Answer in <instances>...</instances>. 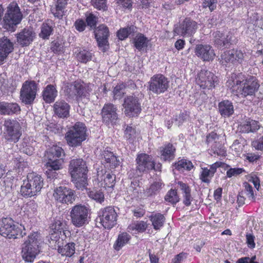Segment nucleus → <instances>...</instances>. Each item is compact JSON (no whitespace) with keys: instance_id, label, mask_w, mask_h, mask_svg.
<instances>
[{"instance_id":"nucleus-1","label":"nucleus","mask_w":263,"mask_h":263,"mask_svg":"<svg viewBox=\"0 0 263 263\" xmlns=\"http://www.w3.org/2000/svg\"><path fill=\"white\" fill-rule=\"evenodd\" d=\"M227 86L237 96L246 97L257 91L259 84L253 76L246 77L242 73H233L227 82Z\"/></svg>"},{"instance_id":"nucleus-2","label":"nucleus","mask_w":263,"mask_h":263,"mask_svg":"<svg viewBox=\"0 0 263 263\" xmlns=\"http://www.w3.org/2000/svg\"><path fill=\"white\" fill-rule=\"evenodd\" d=\"M69 171L72 181L78 190L85 189L87 183V167L82 159H76L70 161Z\"/></svg>"},{"instance_id":"nucleus-3","label":"nucleus","mask_w":263,"mask_h":263,"mask_svg":"<svg viewBox=\"0 0 263 263\" xmlns=\"http://www.w3.org/2000/svg\"><path fill=\"white\" fill-rule=\"evenodd\" d=\"M43 186V179L35 173H29L21 187V193L25 197L36 195Z\"/></svg>"},{"instance_id":"nucleus-4","label":"nucleus","mask_w":263,"mask_h":263,"mask_svg":"<svg viewBox=\"0 0 263 263\" xmlns=\"http://www.w3.org/2000/svg\"><path fill=\"white\" fill-rule=\"evenodd\" d=\"M22 19L23 14L18 4L12 2L7 7L3 18V27L8 31H14L15 27L21 23Z\"/></svg>"},{"instance_id":"nucleus-5","label":"nucleus","mask_w":263,"mask_h":263,"mask_svg":"<svg viewBox=\"0 0 263 263\" xmlns=\"http://www.w3.org/2000/svg\"><path fill=\"white\" fill-rule=\"evenodd\" d=\"M87 128L85 124L77 122L74 125L69 128L65 134V139L68 145L76 147L81 144L86 139Z\"/></svg>"},{"instance_id":"nucleus-6","label":"nucleus","mask_w":263,"mask_h":263,"mask_svg":"<svg viewBox=\"0 0 263 263\" xmlns=\"http://www.w3.org/2000/svg\"><path fill=\"white\" fill-rule=\"evenodd\" d=\"M38 235L37 232L31 233L23 245L22 255L26 262H33L40 253Z\"/></svg>"},{"instance_id":"nucleus-7","label":"nucleus","mask_w":263,"mask_h":263,"mask_svg":"<svg viewBox=\"0 0 263 263\" xmlns=\"http://www.w3.org/2000/svg\"><path fill=\"white\" fill-rule=\"evenodd\" d=\"M24 226L15 224L13 220L9 218H3L0 220V235L8 238H16L26 234L23 232Z\"/></svg>"},{"instance_id":"nucleus-8","label":"nucleus","mask_w":263,"mask_h":263,"mask_svg":"<svg viewBox=\"0 0 263 263\" xmlns=\"http://www.w3.org/2000/svg\"><path fill=\"white\" fill-rule=\"evenodd\" d=\"M250 54L245 50L240 49H232L224 51L221 55V62L223 65L232 64H245L250 59Z\"/></svg>"},{"instance_id":"nucleus-9","label":"nucleus","mask_w":263,"mask_h":263,"mask_svg":"<svg viewBox=\"0 0 263 263\" xmlns=\"http://www.w3.org/2000/svg\"><path fill=\"white\" fill-rule=\"evenodd\" d=\"M3 125L5 139L10 142H17L22 135L20 122L15 119H7Z\"/></svg>"},{"instance_id":"nucleus-10","label":"nucleus","mask_w":263,"mask_h":263,"mask_svg":"<svg viewBox=\"0 0 263 263\" xmlns=\"http://www.w3.org/2000/svg\"><path fill=\"white\" fill-rule=\"evenodd\" d=\"M88 207L82 204L74 205L70 212L71 223L76 227H81L88 223Z\"/></svg>"},{"instance_id":"nucleus-11","label":"nucleus","mask_w":263,"mask_h":263,"mask_svg":"<svg viewBox=\"0 0 263 263\" xmlns=\"http://www.w3.org/2000/svg\"><path fill=\"white\" fill-rule=\"evenodd\" d=\"M136 162L137 170L140 172H148L152 170L161 171V164L155 163L153 157L146 154H139L136 158Z\"/></svg>"},{"instance_id":"nucleus-12","label":"nucleus","mask_w":263,"mask_h":263,"mask_svg":"<svg viewBox=\"0 0 263 263\" xmlns=\"http://www.w3.org/2000/svg\"><path fill=\"white\" fill-rule=\"evenodd\" d=\"M122 106L124 114L129 118L138 116L142 110L139 99L134 96H126L124 99Z\"/></svg>"},{"instance_id":"nucleus-13","label":"nucleus","mask_w":263,"mask_h":263,"mask_svg":"<svg viewBox=\"0 0 263 263\" xmlns=\"http://www.w3.org/2000/svg\"><path fill=\"white\" fill-rule=\"evenodd\" d=\"M148 84L149 90L157 95L164 93L169 86L168 79L161 74L154 75Z\"/></svg>"},{"instance_id":"nucleus-14","label":"nucleus","mask_w":263,"mask_h":263,"mask_svg":"<svg viewBox=\"0 0 263 263\" xmlns=\"http://www.w3.org/2000/svg\"><path fill=\"white\" fill-rule=\"evenodd\" d=\"M37 84L33 81H26L20 91V99L25 104H31L34 101L37 92Z\"/></svg>"},{"instance_id":"nucleus-15","label":"nucleus","mask_w":263,"mask_h":263,"mask_svg":"<svg viewBox=\"0 0 263 263\" xmlns=\"http://www.w3.org/2000/svg\"><path fill=\"white\" fill-rule=\"evenodd\" d=\"M117 214L112 206L101 209L99 212L100 223L106 229H111L117 224Z\"/></svg>"},{"instance_id":"nucleus-16","label":"nucleus","mask_w":263,"mask_h":263,"mask_svg":"<svg viewBox=\"0 0 263 263\" xmlns=\"http://www.w3.org/2000/svg\"><path fill=\"white\" fill-rule=\"evenodd\" d=\"M218 79L214 74L209 71L201 70L196 78V84L202 89H211L215 87Z\"/></svg>"},{"instance_id":"nucleus-17","label":"nucleus","mask_w":263,"mask_h":263,"mask_svg":"<svg viewBox=\"0 0 263 263\" xmlns=\"http://www.w3.org/2000/svg\"><path fill=\"white\" fill-rule=\"evenodd\" d=\"M91 90L89 85L75 81L68 86L66 91L69 98H72L76 96L78 98H80L88 97Z\"/></svg>"},{"instance_id":"nucleus-18","label":"nucleus","mask_w":263,"mask_h":263,"mask_svg":"<svg viewBox=\"0 0 263 263\" xmlns=\"http://www.w3.org/2000/svg\"><path fill=\"white\" fill-rule=\"evenodd\" d=\"M53 196L55 199L63 203H72L76 198L75 192L66 186H59L54 190Z\"/></svg>"},{"instance_id":"nucleus-19","label":"nucleus","mask_w":263,"mask_h":263,"mask_svg":"<svg viewBox=\"0 0 263 263\" xmlns=\"http://www.w3.org/2000/svg\"><path fill=\"white\" fill-rule=\"evenodd\" d=\"M51 229V234L50 236V239L51 241L50 243H56L58 242V244L60 243V238L62 233L63 235H66V231L65 222L61 219H56L54 222L51 223L50 226Z\"/></svg>"},{"instance_id":"nucleus-20","label":"nucleus","mask_w":263,"mask_h":263,"mask_svg":"<svg viewBox=\"0 0 263 263\" xmlns=\"http://www.w3.org/2000/svg\"><path fill=\"white\" fill-rule=\"evenodd\" d=\"M109 34L108 28L104 24L99 25L95 31V38L98 45L103 52H105L107 48Z\"/></svg>"},{"instance_id":"nucleus-21","label":"nucleus","mask_w":263,"mask_h":263,"mask_svg":"<svg viewBox=\"0 0 263 263\" xmlns=\"http://www.w3.org/2000/svg\"><path fill=\"white\" fill-rule=\"evenodd\" d=\"M198 24L195 21L186 18L176 29L175 31L184 37H189L196 32Z\"/></svg>"},{"instance_id":"nucleus-22","label":"nucleus","mask_w":263,"mask_h":263,"mask_svg":"<svg viewBox=\"0 0 263 263\" xmlns=\"http://www.w3.org/2000/svg\"><path fill=\"white\" fill-rule=\"evenodd\" d=\"M117 107L112 103L105 104L101 111L103 122L106 123L115 122L118 119Z\"/></svg>"},{"instance_id":"nucleus-23","label":"nucleus","mask_w":263,"mask_h":263,"mask_svg":"<svg viewBox=\"0 0 263 263\" xmlns=\"http://www.w3.org/2000/svg\"><path fill=\"white\" fill-rule=\"evenodd\" d=\"M223 164L220 161H217L209 165L208 167H201L199 175L200 179L204 183H209L216 172L217 169L222 167Z\"/></svg>"},{"instance_id":"nucleus-24","label":"nucleus","mask_w":263,"mask_h":263,"mask_svg":"<svg viewBox=\"0 0 263 263\" xmlns=\"http://www.w3.org/2000/svg\"><path fill=\"white\" fill-rule=\"evenodd\" d=\"M195 54L204 61L214 60L215 53L214 49L209 45L199 44L195 48Z\"/></svg>"},{"instance_id":"nucleus-25","label":"nucleus","mask_w":263,"mask_h":263,"mask_svg":"<svg viewBox=\"0 0 263 263\" xmlns=\"http://www.w3.org/2000/svg\"><path fill=\"white\" fill-rule=\"evenodd\" d=\"M35 37V33L31 27L25 28L17 34V43L22 46L29 45Z\"/></svg>"},{"instance_id":"nucleus-26","label":"nucleus","mask_w":263,"mask_h":263,"mask_svg":"<svg viewBox=\"0 0 263 263\" xmlns=\"http://www.w3.org/2000/svg\"><path fill=\"white\" fill-rule=\"evenodd\" d=\"M21 111L20 105L14 102H0V115L12 116Z\"/></svg>"},{"instance_id":"nucleus-27","label":"nucleus","mask_w":263,"mask_h":263,"mask_svg":"<svg viewBox=\"0 0 263 263\" xmlns=\"http://www.w3.org/2000/svg\"><path fill=\"white\" fill-rule=\"evenodd\" d=\"M13 49V43L7 37L0 39V65Z\"/></svg>"},{"instance_id":"nucleus-28","label":"nucleus","mask_w":263,"mask_h":263,"mask_svg":"<svg viewBox=\"0 0 263 263\" xmlns=\"http://www.w3.org/2000/svg\"><path fill=\"white\" fill-rule=\"evenodd\" d=\"M70 105L64 100H58L53 105L55 115L61 118L69 116Z\"/></svg>"},{"instance_id":"nucleus-29","label":"nucleus","mask_w":263,"mask_h":263,"mask_svg":"<svg viewBox=\"0 0 263 263\" xmlns=\"http://www.w3.org/2000/svg\"><path fill=\"white\" fill-rule=\"evenodd\" d=\"M54 5L51 6L50 11L55 17L62 19L65 15V9L68 0H53Z\"/></svg>"},{"instance_id":"nucleus-30","label":"nucleus","mask_w":263,"mask_h":263,"mask_svg":"<svg viewBox=\"0 0 263 263\" xmlns=\"http://www.w3.org/2000/svg\"><path fill=\"white\" fill-rule=\"evenodd\" d=\"M58 96V90L55 85H48L43 91V99L47 103L53 102Z\"/></svg>"},{"instance_id":"nucleus-31","label":"nucleus","mask_w":263,"mask_h":263,"mask_svg":"<svg viewBox=\"0 0 263 263\" xmlns=\"http://www.w3.org/2000/svg\"><path fill=\"white\" fill-rule=\"evenodd\" d=\"M218 110L223 117H229L234 113L233 103L229 100H224L218 104Z\"/></svg>"},{"instance_id":"nucleus-32","label":"nucleus","mask_w":263,"mask_h":263,"mask_svg":"<svg viewBox=\"0 0 263 263\" xmlns=\"http://www.w3.org/2000/svg\"><path fill=\"white\" fill-rule=\"evenodd\" d=\"M176 148L172 144L168 143L161 147V157L164 161H170L175 157Z\"/></svg>"},{"instance_id":"nucleus-33","label":"nucleus","mask_w":263,"mask_h":263,"mask_svg":"<svg viewBox=\"0 0 263 263\" xmlns=\"http://www.w3.org/2000/svg\"><path fill=\"white\" fill-rule=\"evenodd\" d=\"M34 142L33 139L29 137H26L23 138L20 148L24 153L27 155H31L33 154L34 149Z\"/></svg>"},{"instance_id":"nucleus-34","label":"nucleus","mask_w":263,"mask_h":263,"mask_svg":"<svg viewBox=\"0 0 263 263\" xmlns=\"http://www.w3.org/2000/svg\"><path fill=\"white\" fill-rule=\"evenodd\" d=\"M56 245L58 247V252L62 256L66 257H71L75 253V244L73 242L68 243L63 247L60 246V243L57 242L54 245V248H56Z\"/></svg>"},{"instance_id":"nucleus-35","label":"nucleus","mask_w":263,"mask_h":263,"mask_svg":"<svg viewBox=\"0 0 263 263\" xmlns=\"http://www.w3.org/2000/svg\"><path fill=\"white\" fill-rule=\"evenodd\" d=\"M48 161L46 163V167L47 169L46 171L48 175L52 171L59 170L62 168V164L64 162L63 158L52 159L47 158Z\"/></svg>"},{"instance_id":"nucleus-36","label":"nucleus","mask_w":263,"mask_h":263,"mask_svg":"<svg viewBox=\"0 0 263 263\" xmlns=\"http://www.w3.org/2000/svg\"><path fill=\"white\" fill-rule=\"evenodd\" d=\"M149 218L155 230H160L163 226L165 220L164 215L160 213L153 214L149 217Z\"/></svg>"},{"instance_id":"nucleus-37","label":"nucleus","mask_w":263,"mask_h":263,"mask_svg":"<svg viewBox=\"0 0 263 263\" xmlns=\"http://www.w3.org/2000/svg\"><path fill=\"white\" fill-rule=\"evenodd\" d=\"M130 239V236L126 232L119 234L118 238L114 244L113 248L116 251H119L123 246L127 244Z\"/></svg>"},{"instance_id":"nucleus-38","label":"nucleus","mask_w":263,"mask_h":263,"mask_svg":"<svg viewBox=\"0 0 263 263\" xmlns=\"http://www.w3.org/2000/svg\"><path fill=\"white\" fill-rule=\"evenodd\" d=\"M259 127L260 125L258 121L249 120L241 125L240 129L244 133H253L258 130Z\"/></svg>"},{"instance_id":"nucleus-39","label":"nucleus","mask_w":263,"mask_h":263,"mask_svg":"<svg viewBox=\"0 0 263 263\" xmlns=\"http://www.w3.org/2000/svg\"><path fill=\"white\" fill-rule=\"evenodd\" d=\"M103 157L105 163L111 168L116 167L120 164V161L117 157L111 152H104Z\"/></svg>"},{"instance_id":"nucleus-40","label":"nucleus","mask_w":263,"mask_h":263,"mask_svg":"<svg viewBox=\"0 0 263 263\" xmlns=\"http://www.w3.org/2000/svg\"><path fill=\"white\" fill-rule=\"evenodd\" d=\"M64 155V150L58 146H53L47 151L46 157L47 158L60 159L63 158Z\"/></svg>"},{"instance_id":"nucleus-41","label":"nucleus","mask_w":263,"mask_h":263,"mask_svg":"<svg viewBox=\"0 0 263 263\" xmlns=\"http://www.w3.org/2000/svg\"><path fill=\"white\" fill-rule=\"evenodd\" d=\"M37 208V204L33 200H30L27 202L22 208L24 212L30 216L36 213Z\"/></svg>"},{"instance_id":"nucleus-42","label":"nucleus","mask_w":263,"mask_h":263,"mask_svg":"<svg viewBox=\"0 0 263 263\" xmlns=\"http://www.w3.org/2000/svg\"><path fill=\"white\" fill-rule=\"evenodd\" d=\"M162 185V183L160 181L154 182L145 191V195L147 197L155 195L161 189Z\"/></svg>"},{"instance_id":"nucleus-43","label":"nucleus","mask_w":263,"mask_h":263,"mask_svg":"<svg viewBox=\"0 0 263 263\" xmlns=\"http://www.w3.org/2000/svg\"><path fill=\"white\" fill-rule=\"evenodd\" d=\"M175 165L176 168L182 171H190L193 167L192 162L186 159H181L176 162Z\"/></svg>"},{"instance_id":"nucleus-44","label":"nucleus","mask_w":263,"mask_h":263,"mask_svg":"<svg viewBox=\"0 0 263 263\" xmlns=\"http://www.w3.org/2000/svg\"><path fill=\"white\" fill-rule=\"evenodd\" d=\"M147 39L142 34L137 35L134 40V45L139 50H141L142 48L147 47Z\"/></svg>"},{"instance_id":"nucleus-45","label":"nucleus","mask_w":263,"mask_h":263,"mask_svg":"<svg viewBox=\"0 0 263 263\" xmlns=\"http://www.w3.org/2000/svg\"><path fill=\"white\" fill-rule=\"evenodd\" d=\"M214 43L219 48L225 46L224 37L223 33L219 31H216L213 33Z\"/></svg>"},{"instance_id":"nucleus-46","label":"nucleus","mask_w":263,"mask_h":263,"mask_svg":"<svg viewBox=\"0 0 263 263\" xmlns=\"http://www.w3.org/2000/svg\"><path fill=\"white\" fill-rule=\"evenodd\" d=\"M52 31L53 27L48 23H44L41 26V31L39 35L43 39H48L52 34Z\"/></svg>"},{"instance_id":"nucleus-47","label":"nucleus","mask_w":263,"mask_h":263,"mask_svg":"<svg viewBox=\"0 0 263 263\" xmlns=\"http://www.w3.org/2000/svg\"><path fill=\"white\" fill-rule=\"evenodd\" d=\"M88 196L96 202L102 203L104 200V196L102 192L93 190L88 192Z\"/></svg>"},{"instance_id":"nucleus-48","label":"nucleus","mask_w":263,"mask_h":263,"mask_svg":"<svg viewBox=\"0 0 263 263\" xmlns=\"http://www.w3.org/2000/svg\"><path fill=\"white\" fill-rule=\"evenodd\" d=\"M165 200L172 204H176L179 201L176 190L171 189L165 196Z\"/></svg>"},{"instance_id":"nucleus-49","label":"nucleus","mask_w":263,"mask_h":263,"mask_svg":"<svg viewBox=\"0 0 263 263\" xmlns=\"http://www.w3.org/2000/svg\"><path fill=\"white\" fill-rule=\"evenodd\" d=\"M115 176L114 174L108 173L105 174L102 185L105 188L112 189L115 185Z\"/></svg>"},{"instance_id":"nucleus-50","label":"nucleus","mask_w":263,"mask_h":263,"mask_svg":"<svg viewBox=\"0 0 263 263\" xmlns=\"http://www.w3.org/2000/svg\"><path fill=\"white\" fill-rule=\"evenodd\" d=\"M136 132L135 128L130 125H127L124 131V137L129 142H132L136 137Z\"/></svg>"},{"instance_id":"nucleus-51","label":"nucleus","mask_w":263,"mask_h":263,"mask_svg":"<svg viewBox=\"0 0 263 263\" xmlns=\"http://www.w3.org/2000/svg\"><path fill=\"white\" fill-rule=\"evenodd\" d=\"M92 54L88 51L83 50L80 51L77 56L78 60L81 62L86 63L91 60Z\"/></svg>"},{"instance_id":"nucleus-52","label":"nucleus","mask_w":263,"mask_h":263,"mask_svg":"<svg viewBox=\"0 0 263 263\" xmlns=\"http://www.w3.org/2000/svg\"><path fill=\"white\" fill-rule=\"evenodd\" d=\"M125 86L123 83L118 84L114 89L113 95L114 99H121L124 94Z\"/></svg>"},{"instance_id":"nucleus-53","label":"nucleus","mask_w":263,"mask_h":263,"mask_svg":"<svg viewBox=\"0 0 263 263\" xmlns=\"http://www.w3.org/2000/svg\"><path fill=\"white\" fill-rule=\"evenodd\" d=\"M243 186L244 187V192L248 198L251 201H255V196L252 186L248 182H245L243 184Z\"/></svg>"},{"instance_id":"nucleus-54","label":"nucleus","mask_w":263,"mask_h":263,"mask_svg":"<svg viewBox=\"0 0 263 263\" xmlns=\"http://www.w3.org/2000/svg\"><path fill=\"white\" fill-rule=\"evenodd\" d=\"M91 3L94 8L102 11H106L107 9V0H91Z\"/></svg>"},{"instance_id":"nucleus-55","label":"nucleus","mask_w":263,"mask_h":263,"mask_svg":"<svg viewBox=\"0 0 263 263\" xmlns=\"http://www.w3.org/2000/svg\"><path fill=\"white\" fill-rule=\"evenodd\" d=\"M116 3L119 9L131 10L133 6L132 0H116Z\"/></svg>"},{"instance_id":"nucleus-56","label":"nucleus","mask_w":263,"mask_h":263,"mask_svg":"<svg viewBox=\"0 0 263 263\" xmlns=\"http://www.w3.org/2000/svg\"><path fill=\"white\" fill-rule=\"evenodd\" d=\"M131 32V27L123 28L117 32V35L119 40H123L127 38Z\"/></svg>"},{"instance_id":"nucleus-57","label":"nucleus","mask_w":263,"mask_h":263,"mask_svg":"<svg viewBox=\"0 0 263 263\" xmlns=\"http://www.w3.org/2000/svg\"><path fill=\"white\" fill-rule=\"evenodd\" d=\"M246 171L243 168H231L227 171V176L231 178L233 176H237Z\"/></svg>"},{"instance_id":"nucleus-58","label":"nucleus","mask_w":263,"mask_h":263,"mask_svg":"<svg viewBox=\"0 0 263 263\" xmlns=\"http://www.w3.org/2000/svg\"><path fill=\"white\" fill-rule=\"evenodd\" d=\"M97 21L98 17L91 13L86 15V22L87 25L90 27L96 26Z\"/></svg>"},{"instance_id":"nucleus-59","label":"nucleus","mask_w":263,"mask_h":263,"mask_svg":"<svg viewBox=\"0 0 263 263\" xmlns=\"http://www.w3.org/2000/svg\"><path fill=\"white\" fill-rule=\"evenodd\" d=\"M248 181L252 182L254 187L258 190L260 186V180L255 174H251L249 176Z\"/></svg>"},{"instance_id":"nucleus-60","label":"nucleus","mask_w":263,"mask_h":263,"mask_svg":"<svg viewBox=\"0 0 263 263\" xmlns=\"http://www.w3.org/2000/svg\"><path fill=\"white\" fill-rule=\"evenodd\" d=\"M243 145L241 144L238 140H235L232 145V149L235 152V155H239L242 151Z\"/></svg>"},{"instance_id":"nucleus-61","label":"nucleus","mask_w":263,"mask_h":263,"mask_svg":"<svg viewBox=\"0 0 263 263\" xmlns=\"http://www.w3.org/2000/svg\"><path fill=\"white\" fill-rule=\"evenodd\" d=\"M217 0H204L203 3L204 8H209L211 11H213L216 8Z\"/></svg>"},{"instance_id":"nucleus-62","label":"nucleus","mask_w":263,"mask_h":263,"mask_svg":"<svg viewBox=\"0 0 263 263\" xmlns=\"http://www.w3.org/2000/svg\"><path fill=\"white\" fill-rule=\"evenodd\" d=\"M147 225L146 222L141 221L134 224V229L139 232H143L146 229Z\"/></svg>"},{"instance_id":"nucleus-63","label":"nucleus","mask_w":263,"mask_h":263,"mask_svg":"<svg viewBox=\"0 0 263 263\" xmlns=\"http://www.w3.org/2000/svg\"><path fill=\"white\" fill-rule=\"evenodd\" d=\"M74 26L77 30L82 32L86 28V23L82 19H78L75 22Z\"/></svg>"},{"instance_id":"nucleus-64","label":"nucleus","mask_w":263,"mask_h":263,"mask_svg":"<svg viewBox=\"0 0 263 263\" xmlns=\"http://www.w3.org/2000/svg\"><path fill=\"white\" fill-rule=\"evenodd\" d=\"M252 145L255 149L263 151V136L253 141Z\"/></svg>"}]
</instances>
